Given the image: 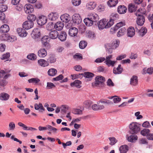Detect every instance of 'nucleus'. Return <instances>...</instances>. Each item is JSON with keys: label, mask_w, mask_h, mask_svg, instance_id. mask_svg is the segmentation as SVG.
<instances>
[{"label": "nucleus", "mask_w": 153, "mask_h": 153, "mask_svg": "<svg viewBox=\"0 0 153 153\" xmlns=\"http://www.w3.org/2000/svg\"><path fill=\"white\" fill-rule=\"evenodd\" d=\"M113 22L111 20H108L105 18H103L97 23V25L100 30L104 29H108L113 25Z\"/></svg>", "instance_id": "nucleus-1"}, {"label": "nucleus", "mask_w": 153, "mask_h": 153, "mask_svg": "<svg viewBox=\"0 0 153 153\" xmlns=\"http://www.w3.org/2000/svg\"><path fill=\"white\" fill-rule=\"evenodd\" d=\"M120 41L118 40H115L111 43H107L105 45L106 51L111 54L112 53V49H116L119 46Z\"/></svg>", "instance_id": "nucleus-2"}, {"label": "nucleus", "mask_w": 153, "mask_h": 153, "mask_svg": "<svg viewBox=\"0 0 153 153\" xmlns=\"http://www.w3.org/2000/svg\"><path fill=\"white\" fill-rule=\"evenodd\" d=\"M141 124L136 122H132L129 124L130 132L132 134H136L140 130Z\"/></svg>", "instance_id": "nucleus-3"}, {"label": "nucleus", "mask_w": 153, "mask_h": 153, "mask_svg": "<svg viewBox=\"0 0 153 153\" xmlns=\"http://www.w3.org/2000/svg\"><path fill=\"white\" fill-rule=\"evenodd\" d=\"M105 80L104 77L101 76H98L95 78V82L92 83L93 87H98Z\"/></svg>", "instance_id": "nucleus-4"}, {"label": "nucleus", "mask_w": 153, "mask_h": 153, "mask_svg": "<svg viewBox=\"0 0 153 153\" xmlns=\"http://www.w3.org/2000/svg\"><path fill=\"white\" fill-rule=\"evenodd\" d=\"M112 57V55H110L106 57L105 63L108 66H114L116 63L117 61H112L111 60Z\"/></svg>", "instance_id": "nucleus-5"}, {"label": "nucleus", "mask_w": 153, "mask_h": 153, "mask_svg": "<svg viewBox=\"0 0 153 153\" xmlns=\"http://www.w3.org/2000/svg\"><path fill=\"white\" fill-rule=\"evenodd\" d=\"M32 37L36 41H37L40 36V31L38 28L34 29L31 34Z\"/></svg>", "instance_id": "nucleus-6"}, {"label": "nucleus", "mask_w": 153, "mask_h": 153, "mask_svg": "<svg viewBox=\"0 0 153 153\" xmlns=\"http://www.w3.org/2000/svg\"><path fill=\"white\" fill-rule=\"evenodd\" d=\"M72 19L73 22L77 25L80 23L82 21L80 15L78 13L74 14L72 16Z\"/></svg>", "instance_id": "nucleus-7"}, {"label": "nucleus", "mask_w": 153, "mask_h": 153, "mask_svg": "<svg viewBox=\"0 0 153 153\" xmlns=\"http://www.w3.org/2000/svg\"><path fill=\"white\" fill-rule=\"evenodd\" d=\"M33 22L30 21H27L23 23V27L25 29L28 30L33 27Z\"/></svg>", "instance_id": "nucleus-8"}, {"label": "nucleus", "mask_w": 153, "mask_h": 153, "mask_svg": "<svg viewBox=\"0 0 153 153\" xmlns=\"http://www.w3.org/2000/svg\"><path fill=\"white\" fill-rule=\"evenodd\" d=\"M24 10L27 13H30L33 12L34 9L33 6L30 4H26L24 7Z\"/></svg>", "instance_id": "nucleus-9"}, {"label": "nucleus", "mask_w": 153, "mask_h": 153, "mask_svg": "<svg viewBox=\"0 0 153 153\" xmlns=\"http://www.w3.org/2000/svg\"><path fill=\"white\" fill-rule=\"evenodd\" d=\"M88 17L93 22H96L99 19L98 15L95 13H90L88 14Z\"/></svg>", "instance_id": "nucleus-10"}, {"label": "nucleus", "mask_w": 153, "mask_h": 153, "mask_svg": "<svg viewBox=\"0 0 153 153\" xmlns=\"http://www.w3.org/2000/svg\"><path fill=\"white\" fill-rule=\"evenodd\" d=\"M16 32L21 37H25L27 34V32L21 28H18L16 29Z\"/></svg>", "instance_id": "nucleus-11"}, {"label": "nucleus", "mask_w": 153, "mask_h": 153, "mask_svg": "<svg viewBox=\"0 0 153 153\" xmlns=\"http://www.w3.org/2000/svg\"><path fill=\"white\" fill-rule=\"evenodd\" d=\"M47 17L44 16H39V19L37 20V22L38 25H42L45 24L47 22Z\"/></svg>", "instance_id": "nucleus-12"}, {"label": "nucleus", "mask_w": 153, "mask_h": 153, "mask_svg": "<svg viewBox=\"0 0 153 153\" xmlns=\"http://www.w3.org/2000/svg\"><path fill=\"white\" fill-rule=\"evenodd\" d=\"M64 26V23L60 22L59 21L56 22L54 25V28L56 30H61L63 28Z\"/></svg>", "instance_id": "nucleus-13"}, {"label": "nucleus", "mask_w": 153, "mask_h": 153, "mask_svg": "<svg viewBox=\"0 0 153 153\" xmlns=\"http://www.w3.org/2000/svg\"><path fill=\"white\" fill-rule=\"evenodd\" d=\"M34 108L36 110H39V111L41 113H42L45 110L42 103L40 102L38 104L35 103L34 104Z\"/></svg>", "instance_id": "nucleus-14"}, {"label": "nucleus", "mask_w": 153, "mask_h": 153, "mask_svg": "<svg viewBox=\"0 0 153 153\" xmlns=\"http://www.w3.org/2000/svg\"><path fill=\"white\" fill-rule=\"evenodd\" d=\"M78 32V30L77 28L73 27L69 30L68 33L70 36L74 37L76 35Z\"/></svg>", "instance_id": "nucleus-15"}, {"label": "nucleus", "mask_w": 153, "mask_h": 153, "mask_svg": "<svg viewBox=\"0 0 153 153\" xmlns=\"http://www.w3.org/2000/svg\"><path fill=\"white\" fill-rule=\"evenodd\" d=\"M59 33L56 30H53L51 31L49 33V36L52 39H55L59 36Z\"/></svg>", "instance_id": "nucleus-16"}, {"label": "nucleus", "mask_w": 153, "mask_h": 153, "mask_svg": "<svg viewBox=\"0 0 153 153\" xmlns=\"http://www.w3.org/2000/svg\"><path fill=\"white\" fill-rule=\"evenodd\" d=\"M59 17L58 13L56 12H52L50 13L48 16L49 20L51 21H55Z\"/></svg>", "instance_id": "nucleus-17"}, {"label": "nucleus", "mask_w": 153, "mask_h": 153, "mask_svg": "<svg viewBox=\"0 0 153 153\" xmlns=\"http://www.w3.org/2000/svg\"><path fill=\"white\" fill-rule=\"evenodd\" d=\"M38 55L41 58L45 57L47 55L46 50L44 48L40 49L38 52Z\"/></svg>", "instance_id": "nucleus-18"}, {"label": "nucleus", "mask_w": 153, "mask_h": 153, "mask_svg": "<svg viewBox=\"0 0 153 153\" xmlns=\"http://www.w3.org/2000/svg\"><path fill=\"white\" fill-rule=\"evenodd\" d=\"M137 24L140 26H142L145 22L144 17L143 16H137Z\"/></svg>", "instance_id": "nucleus-19"}, {"label": "nucleus", "mask_w": 153, "mask_h": 153, "mask_svg": "<svg viewBox=\"0 0 153 153\" xmlns=\"http://www.w3.org/2000/svg\"><path fill=\"white\" fill-rule=\"evenodd\" d=\"M135 33V30L134 27H130L127 29V36L130 37H132Z\"/></svg>", "instance_id": "nucleus-20"}, {"label": "nucleus", "mask_w": 153, "mask_h": 153, "mask_svg": "<svg viewBox=\"0 0 153 153\" xmlns=\"http://www.w3.org/2000/svg\"><path fill=\"white\" fill-rule=\"evenodd\" d=\"M81 74L82 75H83L84 77L86 78L87 80L88 81L91 80L94 76V74L93 73L88 72H86L83 74Z\"/></svg>", "instance_id": "nucleus-21"}, {"label": "nucleus", "mask_w": 153, "mask_h": 153, "mask_svg": "<svg viewBox=\"0 0 153 153\" xmlns=\"http://www.w3.org/2000/svg\"><path fill=\"white\" fill-rule=\"evenodd\" d=\"M104 108V106L100 104H94L92 106V108L94 110L97 111L103 109Z\"/></svg>", "instance_id": "nucleus-22"}, {"label": "nucleus", "mask_w": 153, "mask_h": 153, "mask_svg": "<svg viewBox=\"0 0 153 153\" xmlns=\"http://www.w3.org/2000/svg\"><path fill=\"white\" fill-rule=\"evenodd\" d=\"M127 8L124 5H120L118 7V12L120 14H123L125 13L127 11Z\"/></svg>", "instance_id": "nucleus-23"}, {"label": "nucleus", "mask_w": 153, "mask_h": 153, "mask_svg": "<svg viewBox=\"0 0 153 153\" xmlns=\"http://www.w3.org/2000/svg\"><path fill=\"white\" fill-rule=\"evenodd\" d=\"M123 69L121 67V65H119L117 68H114L113 70V73L115 74H120L122 72Z\"/></svg>", "instance_id": "nucleus-24"}, {"label": "nucleus", "mask_w": 153, "mask_h": 153, "mask_svg": "<svg viewBox=\"0 0 153 153\" xmlns=\"http://www.w3.org/2000/svg\"><path fill=\"white\" fill-rule=\"evenodd\" d=\"M126 29L125 27H123L120 28L117 33V36L118 37H120L125 34L126 32Z\"/></svg>", "instance_id": "nucleus-25"}, {"label": "nucleus", "mask_w": 153, "mask_h": 153, "mask_svg": "<svg viewBox=\"0 0 153 153\" xmlns=\"http://www.w3.org/2000/svg\"><path fill=\"white\" fill-rule=\"evenodd\" d=\"M118 3V0H109L107 2L108 6L110 7L115 6Z\"/></svg>", "instance_id": "nucleus-26"}, {"label": "nucleus", "mask_w": 153, "mask_h": 153, "mask_svg": "<svg viewBox=\"0 0 153 153\" xmlns=\"http://www.w3.org/2000/svg\"><path fill=\"white\" fill-rule=\"evenodd\" d=\"M138 81L137 76H133L130 79V84L132 85L135 86L137 84Z\"/></svg>", "instance_id": "nucleus-27"}, {"label": "nucleus", "mask_w": 153, "mask_h": 153, "mask_svg": "<svg viewBox=\"0 0 153 153\" xmlns=\"http://www.w3.org/2000/svg\"><path fill=\"white\" fill-rule=\"evenodd\" d=\"M9 30V26L7 25H2L0 28V32L3 33H7Z\"/></svg>", "instance_id": "nucleus-28"}, {"label": "nucleus", "mask_w": 153, "mask_h": 153, "mask_svg": "<svg viewBox=\"0 0 153 153\" xmlns=\"http://www.w3.org/2000/svg\"><path fill=\"white\" fill-rule=\"evenodd\" d=\"M81 81L78 80H76L74 81L71 83V85L72 87L75 86L77 88H80L81 87Z\"/></svg>", "instance_id": "nucleus-29"}, {"label": "nucleus", "mask_w": 153, "mask_h": 153, "mask_svg": "<svg viewBox=\"0 0 153 153\" xmlns=\"http://www.w3.org/2000/svg\"><path fill=\"white\" fill-rule=\"evenodd\" d=\"M128 150V146L126 145H122L119 148L120 153H126Z\"/></svg>", "instance_id": "nucleus-30"}, {"label": "nucleus", "mask_w": 153, "mask_h": 153, "mask_svg": "<svg viewBox=\"0 0 153 153\" xmlns=\"http://www.w3.org/2000/svg\"><path fill=\"white\" fill-rule=\"evenodd\" d=\"M49 38L48 36H44L41 39V42L43 45L45 46H48V42L49 41Z\"/></svg>", "instance_id": "nucleus-31"}, {"label": "nucleus", "mask_w": 153, "mask_h": 153, "mask_svg": "<svg viewBox=\"0 0 153 153\" xmlns=\"http://www.w3.org/2000/svg\"><path fill=\"white\" fill-rule=\"evenodd\" d=\"M67 36L66 33L65 32L62 31L58 37L61 41H64L66 39Z\"/></svg>", "instance_id": "nucleus-32"}, {"label": "nucleus", "mask_w": 153, "mask_h": 153, "mask_svg": "<svg viewBox=\"0 0 153 153\" xmlns=\"http://www.w3.org/2000/svg\"><path fill=\"white\" fill-rule=\"evenodd\" d=\"M96 4L95 2L91 1L88 2L86 5V7L88 9H93L96 7Z\"/></svg>", "instance_id": "nucleus-33"}, {"label": "nucleus", "mask_w": 153, "mask_h": 153, "mask_svg": "<svg viewBox=\"0 0 153 153\" xmlns=\"http://www.w3.org/2000/svg\"><path fill=\"white\" fill-rule=\"evenodd\" d=\"M86 36L91 39H94L96 38V36L94 33L90 31H88L87 32Z\"/></svg>", "instance_id": "nucleus-34"}, {"label": "nucleus", "mask_w": 153, "mask_h": 153, "mask_svg": "<svg viewBox=\"0 0 153 153\" xmlns=\"http://www.w3.org/2000/svg\"><path fill=\"white\" fill-rule=\"evenodd\" d=\"M38 63L39 65L44 67L48 66L49 65L47 61L44 59H40L38 60Z\"/></svg>", "instance_id": "nucleus-35"}, {"label": "nucleus", "mask_w": 153, "mask_h": 153, "mask_svg": "<svg viewBox=\"0 0 153 153\" xmlns=\"http://www.w3.org/2000/svg\"><path fill=\"white\" fill-rule=\"evenodd\" d=\"M56 59L55 55L51 54L50 55L48 58L47 59V62L48 63H52L55 62Z\"/></svg>", "instance_id": "nucleus-36"}, {"label": "nucleus", "mask_w": 153, "mask_h": 153, "mask_svg": "<svg viewBox=\"0 0 153 153\" xmlns=\"http://www.w3.org/2000/svg\"><path fill=\"white\" fill-rule=\"evenodd\" d=\"M84 22L85 25L88 26H92L93 25L94 22L88 17V18H85L84 19Z\"/></svg>", "instance_id": "nucleus-37"}, {"label": "nucleus", "mask_w": 153, "mask_h": 153, "mask_svg": "<svg viewBox=\"0 0 153 153\" xmlns=\"http://www.w3.org/2000/svg\"><path fill=\"white\" fill-rule=\"evenodd\" d=\"M137 8V5L131 3L128 5V10L131 13L136 11Z\"/></svg>", "instance_id": "nucleus-38"}, {"label": "nucleus", "mask_w": 153, "mask_h": 153, "mask_svg": "<svg viewBox=\"0 0 153 153\" xmlns=\"http://www.w3.org/2000/svg\"><path fill=\"white\" fill-rule=\"evenodd\" d=\"M137 138L138 137L136 135H132L128 137L127 140L129 142H134L137 140Z\"/></svg>", "instance_id": "nucleus-39"}, {"label": "nucleus", "mask_w": 153, "mask_h": 153, "mask_svg": "<svg viewBox=\"0 0 153 153\" xmlns=\"http://www.w3.org/2000/svg\"><path fill=\"white\" fill-rule=\"evenodd\" d=\"M9 97L10 96L8 94L2 93H1L0 95V100H7L9 99Z\"/></svg>", "instance_id": "nucleus-40"}, {"label": "nucleus", "mask_w": 153, "mask_h": 153, "mask_svg": "<svg viewBox=\"0 0 153 153\" xmlns=\"http://www.w3.org/2000/svg\"><path fill=\"white\" fill-rule=\"evenodd\" d=\"M150 132L151 131L149 129L145 128L141 131L140 134L144 136H146V137H147V136Z\"/></svg>", "instance_id": "nucleus-41"}, {"label": "nucleus", "mask_w": 153, "mask_h": 153, "mask_svg": "<svg viewBox=\"0 0 153 153\" xmlns=\"http://www.w3.org/2000/svg\"><path fill=\"white\" fill-rule=\"evenodd\" d=\"M57 73L56 69L54 68L50 69L48 71V74L49 75L51 76H55Z\"/></svg>", "instance_id": "nucleus-42"}, {"label": "nucleus", "mask_w": 153, "mask_h": 153, "mask_svg": "<svg viewBox=\"0 0 153 153\" xmlns=\"http://www.w3.org/2000/svg\"><path fill=\"white\" fill-rule=\"evenodd\" d=\"M147 32V29L144 27H142L138 31L139 34L141 36H144L146 33Z\"/></svg>", "instance_id": "nucleus-43"}, {"label": "nucleus", "mask_w": 153, "mask_h": 153, "mask_svg": "<svg viewBox=\"0 0 153 153\" xmlns=\"http://www.w3.org/2000/svg\"><path fill=\"white\" fill-rule=\"evenodd\" d=\"M145 13V9L143 8H140L137 11L136 13V15L137 16H143L142 15L144 14Z\"/></svg>", "instance_id": "nucleus-44"}, {"label": "nucleus", "mask_w": 153, "mask_h": 153, "mask_svg": "<svg viewBox=\"0 0 153 153\" xmlns=\"http://www.w3.org/2000/svg\"><path fill=\"white\" fill-rule=\"evenodd\" d=\"M0 39L2 41L10 40V36L6 34H4L1 35L0 36Z\"/></svg>", "instance_id": "nucleus-45"}, {"label": "nucleus", "mask_w": 153, "mask_h": 153, "mask_svg": "<svg viewBox=\"0 0 153 153\" xmlns=\"http://www.w3.org/2000/svg\"><path fill=\"white\" fill-rule=\"evenodd\" d=\"M27 18L28 20V21H30V22H32L35 21L36 19V16L35 15L32 14H29L27 16Z\"/></svg>", "instance_id": "nucleus-46"}, {"label": "nucleus", "mask_w": 153, "mask_h": 153, "mask_svg": "<svg viewBox=\"0 0 153 153\" xmlns=\"http://www.w3.org/2000/svg\"><path fill=\"white\" fill-rule=\"evenodd\" d=\"M28 81L29 83H35L36 84L40 82V80L37 78H32L29 79Z\"/></svg>", "instance_id": "nucleus-47"}, {"label": "nucleus", "mask_w": 153, "mask_h": 153, "mask_svg": "<svg viewBox=\"0 0 153 153\" xmlns=\"http://www.w3.org/2000/svg\"><path fill=\"white\" fill-rule=\"evenodd\" d=\"M118 18V15L116 13H112L110 19L109 20H111L113 22V25L114 23V20Z\"/></svg>", "instance_id": "nucleus-48"}, {"label": "nucleus", "mask_w": 153, "mask_h": 153, "mask_svg": "<svg viewBox=\"0 0 153 153\" xmlns=\"http://www.w3.org/2000/svg\"><path fill=\"white\" fill-rule=\"evenodd\" d=\"M87 45V43L84 41H81L79 43V46L80 48L83 49Z\"/></svg>", "instance_id": "nucleus-49"}, {"label": "nucleus", "mask_w": 153, "mask_h": 153, "mask_svg": "<svg viewBox=\"0 0 153 153\" xmlns=\"http://www.w3.org/2000/svg\"><path fill=\"white\" fill-rule=\"evenodd\" d=\"M72 112L75 114H82V111L79 109H72Z\"/></svg>", "instance_id": "nucleus-50"}, {"label": "nucleus", "mask_w": 153, "mask_h": 153, "mask_svg": "<svg viewBox=\"0 0 153 153\" xmlns=\"http://www.w3.org/2000/svg\"><path fill=\"white\" fill-rule=\"evenodd\" d=\"M100 103H106L108 104H110L112 103L111 101L109 100H100V101L97 102V104H100Z\"/></svg>", "instance_id": "nucleus-51"}, {"label": "nucleus", "mask_w": 153, "mask_h": 153, "mask_svg": "<svg viewBox=\"0 0 153 153\" xmlns=\"http://www.w3.org/2000/svg\"><path fill=\"white\" fill-rule=\"evenodd\" d=\"M27 58L29 59L32 60H35L36 59V55L32 53L27 56Z\"/></svg>", "instance_id": "nucleus-52"}, {"label": "nucleus", "mask_w": 153, "mask_h": 153, "mask_svg": "<svg viewBox=\"0 0 153 153\" xmlns=\"http://www.w3.org/2000/svg\"><path fill=\"white\" fill-rule=\"evenodd\" d=\"M110 141V144L111 145H113L115 144L117 142V140L115 137H109V138Z\"/></svg>", "instance_id": "nucleus-53"}, {"label": "nucleus", "mask_w": 153, "mask_h": 153, "mask_svg": "<svg viewBox=\"0 0 153 153\" xmlns=\"http://www.w3.org/2000/svg\"><path fill=\"white\" fill-rule=\"evenodd\" d=\"M15 124L13 122H11L9 123V130L13 131L15 129Z\"/></svg>", "instance_id": "nucleus-54"}, {"label": "nucleus", "mask_w": 153, "mask_h": 153, "mask_svg": "<svg viewBox=\"0 0 153 153\" xmlns=\"http://www.w3.org/2000/svg\"><path fill=\"white\" fill-rule=\"evenodd\" d=\"M7 9V7L6 5L1 4L0 5V12H3L5 11Z\"/></svg>", "instance_id": "nucleus-55"}, {"label": "nucleus", "mask_w": 153, "mask_h": 153, "mask_svg": "<svg viewBox=\"0 0 153 153\" xmlns=\"http://www.w3.org/2000/svg\"><path fill=\"white\" fill-rule=\"evenodd\" d=\"M47 29L49 31L52 30L54 28V25L52 22L49 23L46 26Z\"/></svg>", "instance_id": "nucleus-56"}, {"label": "nucleus", "mask_w": 153, "mask_h": 153, "mask_svg": "<svg viewBox=\"0 0 153 153\" xmlns=\"http://www.w3.org/2000/svg\"><path fill=\"white\" fill-rule=\"evenodd\" d=\"M72 2L73 5L78 6L81 4V0H72Z\"/></svg>", "instance_id": "nucleus-57"}, {"label": "nucleus", "mask_w": 153, "mask_h": 153, "mask_svg": "<svg viewBox=\"0 0 153 153\" xmlns=\"http://www.w3.org/2000/svg\"><path fill=\"white\" fill-rule=\"evenodd\" d=\"M113 98H113V101L114 103H117L120 102V101L121 100V99L120 97H117V96H115V97H111L110 98V99H112Z\"/></svg>", "instance_id": "nucleus-58"}, {"label": "nucleus", "mask_w": 153, "mask_h": 153, "mask_svg": "<svg viewBox=\"0 0 153 153\" xmlns=\"http://www.w3.org/2000/svg\"><path fill=\"white\" fill-rule=\"evenodd\" d=\"M139 143L140 144L147 145L148 144V142L146 139L142 138L139 140Z\"/></svg>", "instance_id": "nucleus-59"}, {"label": "nucleus", "mask_w": 153, "mask_h": 153, "mask_svg": "<svg viewBox=\"0 0 153 153\" xmlns=\"http://www.w3.org/2000/svg\"><path fill=\"white\" fill-rule=\"evenodd\" d=\"M23 128V129L25 130H36L37 129L35 128H32L31 127H27L24 124V126H23L22 127Z\"/></svg>", "instance_id": "nucleus-60"}, {"label": "nucleus", "mask_w": 153, "mask_h": 153, "mask_svg": "<svg viewBox=\"0 0 153 153\" xmlns=\"http://www.w3.org/2000/svg\"><path fill=\"white\" fill-rule=\"evenodd\" d=\"M60 19L63 22H67V14H64L61 16Z\"/></svg>", "instance_id": "nucleus-61"}, {"label": "nucleus", "mask_w": 153, "mask_h": 153, "mask_svg": "<svg viewBox=\"0 0 153 153\" xmlns=\"http://www.w3.org/2000/svg\"><path fill=\"white\" fill-rule=\"evenodd\" d=\"M142 126L144 128H149L150 127L151 125L149 122L146 121L142 124Z\"/></svg>", "instance_id": "nucleus-62"}, {"label": "nucleus", "mask_w": 153, "mask_h": 153, "mask_svg": "<svg viewBox=\"0 0 153 153\" xmlns=\"http://www.w3.org/2000/svg\"><path fill=\"white\" fill-rule=\"evenodd\" d=\"M140 111H137L135 113L134 115L136 117V119L137 120H139L143 118V116L140 115Z\"/></svg>", "instance_id": "nucleus-63"}, {"label": "nucleus", "mask_w": 153, "mask_h": 153, "mask_svg": "<svg viewBox=\"0 0 153 153\" xmlns=\"http://www.w3.org/2000/svg\"><path fill=\"white\" fill-rule=\"evenodd\" d=\"M55 85L51 82H48L47 83V88L48 89H51L55 87Z\"/></svg>", "instance_id": "nucleus-64"}]
</instances>
